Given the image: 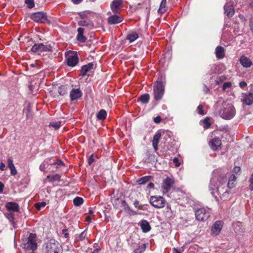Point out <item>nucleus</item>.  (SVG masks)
<instances>
[{
  "label": "nucleus",
  "mask_w": 253,
  "mask_h": 253,
  "mask_svg": "<svg viewBox=\"0 0 253 253\" xmlns=\"http://www.w3.org/2000/svg\"><path fill=\"white\" fill-rule=\"evenodd\" d=\"M167 0H162L161 1L159 9L158 10V13L162 14L165 13L167 10L166 7Z\"/></svg>",
  "instance_id": "c756f323"
},
{
  "label": "nucleus",
  "mask_w": 253,
  "mask_h": 253,
  "mask_svg": "<svg viewBox=\"0 0 253 253\" xmlns=\"http://www.w3.org/2000/svg\"><path fill=\"white\" fill-rule=\"evenodd\" d=\"M78 24L81 26H86V27L92 26L91 23H89V22H87L85 20H81V21H79Z\"/></svg>",
  "instance_id": "37998d69"
},
{
  "label": "nucleus",
  "mask_w": 253,
  "mask_h": 253,
  "mask_svg": "<svg viewBox=\"0 0 253 253\" xmlns=\"http://www.w3.org/2000/svg\"><path fill=\"white\" fill-rule=\"evenodd\" d=\"M30 67H32V68H34L35 67H36L37 66H38V63L37 62H35L34 63H32V64H31L30 65Z\"/></svg>",
  "instance_id": "774afa93"
},
{
  "label": "nucleus",
  "mask_w": 253,
  "mask_h": 253,
  "mask_svg": "<svg viewBox=\"0 0 253 253\" xmlns=\"http://www.w3.org/2000/svg\"><path fill=\"white\" fill-rule=\"evenodd\" d=\"M77 31L78 32V35H83V33L84 32V29L83 28L80 27L77 29Z\"/></svg>",
  "instance_id": "bf43d9fd"
},
{
  "label": "nucleus",
  "mask_w": 253,
  "mask_h": 253,
  "mask_svg": "<svg viewBox=\"0 0 253 253\" xmlns=\"http://www.w3.org/2000/svg\"><path fill=\"white\" fill-rule=\"evenodd\" d=\"M94 65L92 63H90L88 64L84 65L81 68V75L82 76H84L87 73L89 72L91 69L93 68Z\"/></svg>",
  "instance_id": "5701e85b"
},
{
  "label": "nucleus",
  "mask_w": 253,
  "mask_h": 253,
  "mask_svg": "<svg viewBox=\"0 0 253 253\" xmlns=\"http://www.w3.org/2000/svg\"><path fill=\"white\" fill-rule=\"evenodd\" d=\"M82 94V92L80 89H73L70 92V96L71 100L73 101L80 98Z\"/></svg>",
  "instance_id": "aec40b11"
},
{
  "label": "nucleus",
  "mask_w": 253,
  "mask_h": 253,
  "mask_svg": "<svg viewBox=\"0 0 253 253\" xmlns=\"http://www.w3.org/2000/svg\"><path fill=\"white\" fill-rule=\"evenodd\" d=\"M161 137V134L160 133H157L153 138L152 140V146L155 150V152L158 150V144Z\"/></svg>",
  "instance_id": "412c9836"
},
{
  "label": "nucleus",
  "mask_w": 253,
  "mask_h": 253,
  "mask_svg": "<svg viewBox=\"0 0 253 253\" xmlns=\"http://www.w3.org/2000/svg\"><path fill=\"white\" fill-rule=\"evenodd\" d=\"M210 119L209 117L206 118L203 120V123H204V127L205 128H208L211 126V123L210 122Z\"/></svg>",
  "instance_id": "79ce46f5"
},
{
  "label": "nucleus",
  "mask_w": 253,
  "mask_h": 253,
  "mask_svg": "<svg viewBox=\"0 0 253 253\" xmlns=\"http://www.w3.org/2000/svg\"><path fill=\"white\" fill-rule=\"evenodd\" d=\"M61 121L55 122L50 123L49 126L50 127H53L55 128V129H57L59 128L61 126Z\"/></svg>",
  "instance_id": "4c0bfd02"
},
{
  "label": "nucleus",
  "mask_w": 253,
  "mask_h": 253,
  "mask_svg": "<svg viewBox=\"0 0 253 253\" xmlns=\"http://www.w3.org/2000/svg\"><path fill=\"white\" fill-rule=\"evenodd\" d=\"M123 18L117 15H113L108 17V23L110 25H115L121 23Z\"/></svg>",
  "instance_id": "a211bd4d"
},
{
  "label": "nucleus",
  "mask_w": 253,
  "mask_h": 253,
  "mask_svg": "<svg viewBox=\"0 0 253 253\" xmlns=\"http://www.w3.org/2000/svg\"><path fill=\"white\" fill-rule=\"evenodd\" d=\"M29 90L34 93H36L39 89V85L35 84L34 85L32 84V83L29 86Z\"/></svg>",
  "instance_id": "e433bc0d"
},
{
  "label": "nucleus",
  "mask_w": 253,
  "mask_h": 253,
  "mask_svg": "<svg viewBox=\"0 0 253 253\" xmlns=\"http://www.w3.org/2000/svg\"><path fill=\"white\" fill-rule=\"evenodd\" d=\"M52 47L49 44L36 43L32 47L31 50L36 53L41 54L44 52H49L51 50Z\"/></svg>",
  "instance_id": "39448f33"
},
{
  "label": "nucleus",
  "mask_w": 253,
  "mask_h": 253,
  "mask_svg": "<svg viewBox=\"0 0 253 253\" xmlns=\"http://www.w3.org/2000/svg\"><path fill=\"white\" fill-rule=\"evenodd\" d=\"M150 96L148 94H144L142 95L140 98L139 100L143 103H147L149 100Z\"/></svg>",
  "instance_id": "c9c22d12"
},
{
  "label": "nucleus",
  "mask_w": 253,
  "mask_h": 253,
  "mask_svg": "<svg viewBox=\"0 0 253 253\" xmlns=\"http://www.w3.org/2000/svg\"><path fill=\"white\" fill-rule=\"evenodd\" d=\"M83 199L80 197H76L73 200V203L75 206H80L82 204H83Z\"/></svg>",
  "instance_id": "f704fd0d"
},
{
  "label": "nucleus",
  "mask_w": 253,
  "mask_h": 253,
  "mask_svg": "<svg viewBox=\"0 0 253 253\" xmlns=\"http://www.w3.org/2000/svg\"><path fill=\"white\" fill-rule=\"evenodd\" d=\"M173 162L176 167H178L180 165V163H179V160L177 158H174L173 159Z\"/></svg>",
  "instance_id": "5fc2aeb1"
},
{
  "label": "nucleus",
  "mask_w": 253,
  "mask_h": 253,
  "mask_svg": "<svg viewBox=\"0 0 253 253\" xmlns=\"http://www.w3.org/2000/svg\"><path fill=\"white\" fill-rule=\"evenodd\" d=\"M82 0H72V1L75 4H79L80 3Z\"/></svg>",
  "instance_id": "338daca9"
},
{
  "label": "nucleus",
  "mask_w": 253,
  "mask_h": 253,
  "mask_svg": "<svg viewBox=\"0 0 253 253\" xmlns=\"http://www.w3.org/2000/svg\"><path fill=\"white\" fill-rule=\"evenodd\" d=\"M133 205L135 208H137L140 210H142V206L139 205V202L138 200H135L133 203Z\"/></svg>",
  "instance_id": "603ef678"
},
{
  "label": "nucleus",
  "mask_w": 253,
  "mask_h": 253,
  "mask_svg": "<svg viewBox=\"0 0 253 253\" xmlns=\"http://www.w3.org/2000/svg\"><path fill=\"white\" fill-rule=\"evenodd\" d=\"M66 58V63L69 67H75L79 63L77 52L72 50L66 51L65 53Z\"/></svg>",
  "instance_id": "7ed1b4c3"
},
{
  "label": "nucleus",
  "mask_w": 253,
  "mask_h": 253,
  "mask_svg": "<svg viewBox=\"0 0 253 253\" xmlns=\"http://www.w3.org/2000/svg\"><path fill=\"white\" fill-rule=\"evenodd\" d=\"M210 212L209 209L200 208L195 211V216L199 221L206 220L210 216Z\"/></svg>",
  "instance_id": "423d86ee"
},
{
  "label": "nucleus",
  "mask_w": 253,
  "mask_h": 253,
  "mask_svg": "<svg viewBox=\"0 0 253 253\" xmlns=\"http://www.w3.org/2000/svg\"><path fill=\"white\" fill-rule=\"evenodd\" d=\"M219 116L223 119L231 120L236 115V110L232 103L224 101L222 103V108L219 112Z\"/></svg>",
  "instance_id": "f03ea898"
},
{
  "label": "nucleus",
  "mask_w": 253,
  "mask_h": 253,
  "mask_svg": "<svg viewBox=\"0 0 253 253\" xmlns=\"http://www.w3.org/2000/svg\"><path fill=\"white\" fill-rule=\"evenodd\" d=\"M77 39L79 41L81 42H84L85 41V38L83 36V35H78Z\"/></svg>",
  "instance_id": "09e8293b"
},
{
  "label": "nucleus",
  "mask_w": 253,
  "mask_h": 253,
  "mask_svg": "<svg viewBox=\"0 0 253 253\" xmlns=\"http://www.w3.org/2000/svg\"><path fill=\"white\" fill-rule=\"evenodd\" d=\"M138 38L137 33L135 32L131 31L129 32L126 36V40H128L130 42H132L135 41Z\"/></svg>",
  "instance_id": "a878e982"
},
{
  "label": "nucleus",
  "mask_w": 253,
  "mask_h": 253,
  "mask_svg": "<svg viewBox=\"0 0 253 253\" xmlns=\"http://www.w3.org/2000/svg\"><path fill=\"white\" fill-rule=\"evenodd\" d=\"M147 187L149 188H153L154 187V185L153 183L150 182L148 184Z\"/></svg>",
  "instance_id": "0e129e2a"
},
{
  "label": "nucleus",
  "mask_w": 253,
  "mask_h": 253,
  "mask_svg": "<svg viewBox=\"0 0 253 253\" xmlns=\"http://www.w3.org/2000/svg\"><path fill=\"white\" fill-rule=\"evenodd\" d=\"M25 2L29 8H33L35 5L34 0H25Z\"/></svg>",
  "instance_id": "c03bdc74"
},
{
  "label": "nucleus",
  "mask_w": 253,
  "mask_h": 253,
  "mask_svg": "<svg viewBox=\"0 0 253 253\" xmlns=\"http://www.w3.org/2000/svg\"><path fill=\"white\" fill-rule=\"evenodd\" d=\"M58 91L59 94L61 96H62V94H63V88L62 87V86L59 87L58 89Z\"/></svg>",
  "instance_id": "680f3d73"
},
{
  "label": "nucleus",
  "mask_w": 253,
  "mask_h": 253,
  "mask_svg": "<svg viewBox=\"0 0 253 253\" xmlns=\"http://www.w3.org/2000/svg\"><path fill=\"white\" fill-rule=\"evenodd\" d=\"M215 174L216 172L214 171L213 176L210 180L209 188L211 194L216 198L217 195L221 194V192H222L221 189H224L225 187L227 177L225 174H221L217 178Z\"/></svg>",
  "instance_id": "f257e3e1"
},
{
  "label": "nucleus",
  "mask_w": 253,
  "mask_h": 253,
  "mask_svg": "<svg viewBox=\"0 0 253 253\" xmlns=\"http://www.w3.org/2000/svg\"><path fill=\"white\" fill-rule=\"evenodd\" d=\"M71 231L73 232V229L72 228H68V229L64 228V238H67V241L69 240V238L70 236V232Z\"/></svg>",
  "instance_id": "a19ab883"
},
{
  "label": "nucleus",
  "mask_w": 253,
  "mask_h": 253,
  "mask_svg": "<svg viewBox=\"0 0 253 253\" xmlns=\"http://www.w3.org/2000/svg\"><path fill=\"white\" fill-rule=\"evenodd\" d=\"M36 235L30 234L28 239L27 248L32 252L36 250L37 248V244L35 240Z\"/></svg>",
  "instance_id": "9d476101"
},
{
  "label": "nucleus",
  "mask_w": 253,
  "mask_h": 253,
  "mask_svg": "<svg viewBox=\"0 0 253 253\" xmlns=\"http://www.w3.org/2000/svg\"><path fill=\"white\" fill-rule=\"evenodd\" d=\"M197 110L198 113L200 115H203L204 114L203 110V106L202 105H199L197 107Z\"/></svg>",
  "instance_id": "8fccbe9b"
},
{
  "label": "nucleus",
  "mask_w": 253,
  "mask_h": 253,
  "mask_svg": "<svg viewBox=\"0 0 253 253\" xmlns=\"http://www.w3.org/2000/svg\"><path fill=\"white\" fill-rule=\"evenodd\" d=\"M250 184L249 185V189L253 191V173L251 175L249 180Z\"/></svg>",
  "instance_id": "a18cd8bd"
},
{
  "label": "nucleus",
  "mask_w": 253,
  "mask_h": 253,
  "mask_svg": "<svg viewBox=\"0 0 253 253\" xmlns=\"http://www.w3.org/2000/svg\"><path fill=\"white\" fill-rule=\"evenodd\" d=\"M222 192H221V194L218 195L220 196L221 198L224 200L226 201L229 199V192L226 188V187L224 189H221Z\"/></svg>",
  "instance_id": "bb28decb"
},
{
  "label": "nucleus",
  "mask_w": 253,
  "mask_h": 253,
  "mask_svg": "<svg viewBox=\"0 0 253 253\" xmlns=\"http://www.w3.org/2000/svg\"><path fill=\"white\" fill-rule=\"evenodd\" d=\"M224 9L225 10V14L228 17H232L234 14L235 10L233 8H228L226 5H225Z\"/></svg>",
  "instance_id": "c85d7f7f"
},
{
  "label": "nucleus",
  "mask_w": 253,
  "mask_h": 253,
  "mask_svg": "<svg viewBox=\"0 0 253 253\" xmlns=\"http://www.w3.org/2000/svg\"><path fill=\"white\" fill-rule=\"evenodd\" d=\"M6 169L5 168V165L3 163L1 162L0 164V169L1 171H4Z\"/></svg>",
  "instance_id": "13d9d810"
},
{
  "label": "nucleus",
  "mask_w": 253,
  "mask_h": 253,
  "mask_svg": "<svg viewBox=\"0 0 253 253\" xmlns=\"http://www.w3.org/2000/svg\"><path fill=\"white\" fill-rule=\"evenodd\" d=\"M7 166L10 170V173L12 175L17 174V170L14 166L12 158L7 159Z\"/></svg>",
  "instance_id": "b1692460"
},
{
  "label": "nucleus",
  "mask_w": 253,
  "mask_h": 253,
  "mask_svg": "<svg viewBox=\"0 0 253 253\" xmlns=\"http://www.w3.org/2000/svg\"><path fill=\"white\" fill-rule=\"evenodd\" d=\"M120 204L123 209L130 215H135L137 213L131 210L128 205V204L126 203V202L124 200H121Z\"/></svg>",
  "instance_id": "4be33fe9"
},
{
  "label": "nucleus",
  "mask_w": 253,
  "mask_h": 253,
  "mask_svg": "<svg viewBox=\"0 0 253 253\" xmlns=\"http://www.w3.org/2000/svg\"><path fill=\"white\" fill-rule=\"evenodd\" d=\"M47 178L48 179L49 181L53 182L55 181H59L60 180L61 176L58 174L52 175H48Z\"/></svg>",
  "instance_id": "72a5a7b5"
},
{
  "label": "nucleus",
  "mask_w": 253,
  "mask_h": 253,
  "mask_svg": "<svg viewBox=\"0 0 253 253\" xmlns=\"http://www.w3.org/2000/svg\"><path fill=\"white\" fill-rule=\"evenodd\" d=\"M241 169L239 167H235L233 169V174H238V173L240 171Z\"/></svg>",
  "instance_id": "864d4df0"
},
{
  "label": "nucleus",
  "mask_w": 253,
  "mask_h": 253,
  "mask_svg": "<svg viewBox=\"0 0 253 253\" xmlns=\"http://www.w3.org/2000/svg\"><path fill=\"white\" fill-rule=\"evenodd\" d=\"M237 177L234 174H232L229 178L228 182V187L229 188L231 189L235 186L234 182L236 180Z\"/></svg>",
  "instance_id": "cd10ccee"
},
{
  "label": "nucleus",
  "mask_w": 253,
  "mask_h": 253,
  "mask_svg": "<svg viewBox=\"0 0 253 253\" xmlns=\"http://www.w3.org/2000/svg\"><path fill=\"white\" fill-rule=\"evenodd\" d=\"M4 214L10 222H13L14 217L13 213H12L11 211H9V212L4 213Z\"/></svg>",
  "instance_id": "ea45409f"
},
{
  "label": "nucleus",
  "mask_w": 253,
  "mask_h": 253,
  "mask_svg": "<svg viewBox=\"0 0 253 253\" xmlns=\"http://www.w3.org/2000/svg\"><path fill=\"white\" fill-rule=\"evenodd\" d=\"M4 188V185L3 184L0 182V193H2Z\"/></svg>",
  "instance_id": "e2e57ef3"
},
{
  "label": "nucleus",
  "mask_w": 253,
  "mask_h": 253,
  "mask_svg": "<svg viewBox=\"0 0 253 253\" xmlns=\"http://www.w3.org/2000/svg\"><path fill=\"white\" fill-rule=\"evenodd\" d=\"M147 245L143 244L141 246H139L136 249L134 250V253H143L146 250Z\"/></svg>",
  "instance_id": "473e14b6"
},
{
  "label": "nucleus",
  "mask_w": 253,
  "mask_h": 253,
  "mask_svg": "<svg viewBox=\"0 0 253 253\" xmlns=\"http://www.w3.org/2000/svg\"><path fill=\"white\" fill-rule=\"evenodd\" d=\"M86 235V232L85 231H83L80 234L79 236V239L80 240H84L85 238Z\"/></svg>",
  "instance_id": "de8ad7c7"
},
{
  "label": "nucleus",
  "mask_w": 253,
  "mask_h": 253,
  "mask_svg": "<svg viewBox=\"0 0 253 253\" xmlns=\"http://www.w3.org/2000/svg\"><path fill=\"white\" fill-rule=\"evenodd\" d=\"M46 203L44 202L41 203H38L35 204V207L38 210H40L42 208H43L45 206Z\"/></svg>",
  "instance_id": "49530a36"
},
{
  "label": "nucleus",
  "mask_w": 253,
  "mask_h": 253,
  "mask_svg": "<svg viewBox=\"0 0 253 253\" xmlns=\"http://www.w3.org/2000/svg\"><path fill=\"white\" fill-rule=\"evenodd\" d=\"M106 117L107 113L106 111L104 109L100 110L96 115L97 119L99 120H104L106 119Z\"/></svg>",
  "instance_id": "7c9ffc66"
},
{
  "label": "nucleus",
  "mask_w": 253,
  "mask_h": 253,
  "mask_svg": "<svg viewBox=\"0 0 253 253\" xmlns=\"http://www.w3.org/2000/svg\"><path fill=\"white\" fill-rule=\"evenodd\" d=\"M50 160L49 159H46L44 160V161L42 163L40 166V169L43 171L45 170V169L47 168V164L48 163V161Z\"/></svg>",
  "instance_id": "58836bf2"
},
{
  "label": "nucleus",
  "mask_w": 253,
  "mask_h": 253,
  "mask_svg": "<svg viewBox=\"0 0 253 253\" xmlns=\"http://www.w3.org/2000/svg\"><path fill=\"white\" fill-rule=\"evenodd\" d=\"M110 8L113 13H117L123 8L122 0H114L110 4Z\"/></svg>",
  "instance_id": "9b49d317"
},
{
  "label": "nucleus",
  "mask_w": 253,
  "mask_h": 253,
  "mask_svg": "<svg viewBox=\"0 0 253 253\" xmlns=\"http://www.w3.org/2000/svg\"><path fill=\"white\" fill-rule=\"evenodd\" d=\"M138 225L140 226L143 232L147 233L151 230V226L149 223L146 220H142L139 223Z\"/></svg>",
  "instance_id": "6ab92c4d"
},
{
  "label": "nucleus",
  "mask_w": 253,
  "mask_h": 253,
  "mask_svg": "<svg viewBox=\"0 0 253 253\" xmlns=\"http://www.w3.org/2000/svg\"><path fill=\"white\" fill-rule=\"evenodd\" d=\"M209 144L211 149L215 151L221 146V141L218 137H215L210 141Z\"/></svg>",
  "instance_id": "ddd939ff"
},
{
  "label": "nucleus",
  "mask_w": 253,
  "mask_h": 253,
  "mask_svg": "<svg viewBox=\"0 0 253 253\" xmlns=\"http://www.w3.org/2000/svg\"><path fill=\"white\" fill-rule=\"evenodd\" d=\"M247 85V84L246 83V82H245L244 81L241 82L239 84V85L241 88H243V87L246 86Z\"/></svg>",
  "instance_id": "052dcab7"
},
{
  "label": "nucleus",
  "mask_w": 253,
  "mask_h": 253,
  "mask_svg": "<svg viewBox=\"0 0 253 253\" xmlns=\"http://www.w3.org/2000/svg\"><path fill=\"white\" fill-rule=\"evenodd\" d=\"M174 184V179L172 177H168L164 179L162 182V192L163 193L166 194L172 187Z\"/></svg>",
  "instance_id": "6e6552de"
},
{
  "label": "nucleus",
  "mask_w": 253,
  "mask_h": 253,
  "mask_svg": "<svg viewBox=\"0 0 253 253\" xmlns=\"http://www.w3.org/2000/svg\"><path fill=\"white\" fill-rule=\"evenodd\" d=\"M165 203V200L162 196H151L150 199V203L157 209L164 207Z\"/></svg>",
  "instance_id": "0eeeda50"
},
{
  "label": "nucleus",
  "mask_w": 253,
  "mask_h": 253,
  "mask_svg": "<svg viewBox=\"0 0 253 253\" xmlns=\"http://www.w3.org/2000/svg\"><path fill=\"white\" fill-rule=\"evenodd\" d=\"M7 211L12 212H18L19 211V206L14 202H7L5 205Z\"/></svg>",
  "instance_id": "dca6fc26"
},
{
  "label": "nucleus",
  "mask_w": 253,
  "mask_h": 253,
  "mask_svg": "<svg viewBox=\"0 0 253 253\" xmlns=\"http://www.w3.org/2000/svg\"><path fill=\"white\" fill-rule=\"evenodd\" d=\"M223 222L221 221H216L213 224L211 228V234L216 236L218 235L222 228Z\"/></svg>",
  "instance_id": "f8f14e48"
},
{
  "label": "nucleus",
  "mask_w": 253,
  "mask_h": 253,
  "mask_svg": "<svg viewBox=\"0 0 253 253\" xmlns=\"http://www.w3.org/2000/svg\"><path fill=\"white\" fill-rule=\"evenodd\" d=\"M94 161L93 156L91 155L88 159V163L90 165Z\"/></svg>",
  "instance_id": "6e6d98bb"
},
{
  "label": "nucleus",
  "mask_w": 253,
  "mask_h": 253,
  "mask_svg": "<svg viewBox=\"0 0 253 253\" xmlns=\"http://www.w3.org/2000/svg\"><path fill=\"white\" fill-rule=\"evenodd\" d=\"M161 121V118L159 116L154 118V122L156 123H159Z\"/></svg>",
  "instance_id": "4d7b16f0"
},
{
  "label": "nucleus",
  "mask_w": 253,
  "mask_h": 253,
  "mask_svg": "<svg viewBox=\"0 0 253 253\" xmlns=\"http://www.w3.org/2000/svg\"><path fill=\"white\" fill-rule=\"evenodd\" d=\"M31 19L36 22L45 23L48 21L46 14L42 12L32 14Z\"/></svg>",
  "instance_id": "1a4fd4ad"
},
{
  "label": "nucleus",
  "mask_w": 253,
  "mask_h": 253,
  "mask_svg": "<svg viewBox=\"0 0 253 253\" xmlns=\"http://www.w3.org/2000/svg\"><path fill=\"white\" fill-rule=\"evenodd\" d=\"M151 178V176H146L138 179L137 182L138 184H145L147 182L149 181Z\"/></svg>",
  "instance_id": "2f4dec72"
},
{
  "label": "nucleus",
  "mask_w": 253,
  "mask_h": 253,
  "mask_svg": "<svg viewBox=\"0 0 253 253\" xmlns=\"http://www.w3.org/2000/svg\"><path fill=\"white\" fill-rule=\"evenodd\" d=\"M242 101L247 105H252L253 103V94L252 93L243 94Z\"/></svg>",
  "instance_id": "4468645a"
},
{
  "label": "nucleus",
  "mask_w": 253,
  "mask_h": 253,
  "mask_svg": "<svg viewBox=\"0 0 253 253\" xmlns=\"http://www.w3.org/2000/svg\"><path fill=\"white\" fill-rule=\"evenodd\" d=\"M240 63L244 68H249L253 64L251 60L245 55L240 57Z\"/></svg>",
  "instance_id": "f3484780"
},
{
  "label": "nucleus",
  "mask_w": 253,
  "mask_h": 253,
  "mask_svg": "<svg viewBox=\"0 0 253 253\" xmlns=\"http://www.w3.org/2000/svg\"><path fill=\"white\" fill-rule=\"evenodd\" d=\"M46 249L47 253H62L57 245L51 242L47 244Z\"/></svg>",
  "instance_id": "2eb2a0df"
},
{
  "label": "nucleus",
  "mask_w": 253,
  "mask_h": 253,
  "mask_svg": "<svg viewBox=\"0 0 253 253\" xmlns=\"http://www.w3.org/2000/svg\"><path fill=\"white\" fill-rule=\"evenodd\" d=\"M154 99L156 100H161L164 94L165 85L162 81H157L153 88Z\"/></svg>",
  "instance_id": "20e7f679"
},
{
  "label": "nucleus",
  "mask_w": 253,
  "mask_h": 253,
  "mask_svg": "<svg viewBox=\"0 0 253 253\" xmlns=\"http://www.w3.org/2000/svg\"><path fill=\"white\" fill-rule=\"evenodd\" d=\"M67 248L66 250L67 251H69V250H70L72 249V245L70 243L69 245H67Z\"/></svg>",
  "instance_id": "69168bd1"
},
{
  "label": "nucleus",
  "mask_w": 253,
  "mask_h": 253,
  "mask_svg": "<svg viewBox=\"0 0 253 253\" xmlns=\"http://www.w3.org/2000/svg\"><path fill=\"white\" fill-rule=\"evenodd\" d=\"M231 86V84L230 82L224 83L223 85V90H225L227 88H229Z\"/></svg>",
  "instance_id": "3c124183"
},
{
  "label": "nucleus",
  "mask_w": 253,
  "mask_h": 253,
  "mask_svg": "<svg viewBox=\"0 0 253 253\" xmlns=\"http://www.w3.org/2000/svg\"><path fill=\"white\" fill-rule=\"evenodd\" d=\"M215 55L218 59H222L225 56L224 48L221 46H217L215 48Z\"/></svg>",
  "instance_id": "393cba45"
}]
</instances>
